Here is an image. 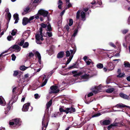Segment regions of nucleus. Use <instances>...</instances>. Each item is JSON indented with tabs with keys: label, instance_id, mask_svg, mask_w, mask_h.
Wrapping results in <instances>:
<instances>
[{
	"label": "nucleus",
	"instance_id": "57",
	"mask_svg": "<svg viewBox=\"0 0 130 130\" xmlns=\"http://www.w3.org/2000/svg\"><path fill=\"white\" fill-rule=\"evenodd\" d=\"M65 10H63L60 13V15L61 16H62L64 14V13L65 12Z\"/></svg>",
	"mask_w": 130,
	"mask_h": 130
},
{
	"label": "nucleus",
	"instance_id": "30",
	"mask_svg": "<svg viewBox=\"0 0 130 130\" xmlns=\"http://www.w3.org/2000/svg\"><path fill=\"white\" fill-rule=\"evenodd\" d=\"M29 45V43L27 42H25L22 47L24 48H26Z\"/></svg>",
	"mask_w": 130,
	"mask_h": 130
},
{
	"label": "nucleus",
	"instance_id": "42",
	"mask_svg": "<svg viewBox=\"0 0 130 130\" xmlns=\"http://www.w3.org/2000/svg\"><path fill=\"white\" fill-rule=\"evenodd\" d=\"M20 69L21 70L24 71L26 69V68L24 66H22L20 67Z\"/></svg>",
	"mask_w": 130,
	"mask_h": 130
},
{
	"label": "nucleus",
	"instance_id": "13",
	"mask_svg": "<svg viewBox=\"0 0 130 130\" xmlns=\"http://www.w3.org/2000/svg\"><path fill=\"white\" fill-rule=\"evenodd\" d=\"M119 95L120 97L124 99H127L129 98L128 95L122 93H120L119 94Z\"/></svg>",
	"mask_w": 130,
	"mask_h": 130
},
{
	"label": "nucleus",
	"instance_id": "52",
	"mask_svg": "<svg viewBox=\"0 0 130 130\" xmlns=\"http://www.w3.org/2000/svg\"><path fill=\"white\" fill-rule=\"evenodd\" d=\"M34 56V54L32 53V52H30L29 54L28 55L30 57H31Z\"/></svg>",
	"mask_w": 130,
	"mask_h": 130
},
{
	"label": "nucleus",
	"instance_id": "26",
	"mask_svg": "<svg viewBox=\"0 0 130 130\" xmlns=\"http://www.w3.org/2000/svg\"><path fill=\"white\" fill-rule=\"evenodd\" d=\"M73 57V55L70 56L69 59L67 60V61L66 62V65L70 63V62L71 61V59H72Z\"/></svg>",
	"mask_w": 130,
	"mask_h": 130
},
{
	"label": "nucleus",
	"instance_id": "2",
	"mask_svg": "<svg viewBox=\"0 0 130 130\" xmlns=\"http://www.w3.org/2000/svg\"><path fill=\"white\" fill-rule=\"evenodd\" d=\"M13 122L10 121L9 122V124L10 126L12 125L13 127H17L21 125V121L20 119H13Z\"/></svg>",
	"mask_w": 130,
	"mask_h": 130
},
{
	"label": "nucleus",
	"instance_id": "5",
	"mask_svg": "<svg viewBox=\"0 0 130 130\" xmlns=\"http://www.w3.org/2000/svg\"><path fill=\"white\" fill-rule=\"evenodd\" d=\"M30 105V103H27L24 104L23 107L22 109V111H27L28 109L29 106Z\"/></svg>",
	"mask_w": 130,
	"mask_h": 130
},
{
	"label": "nucleus",
	"instance_id": "34",
	"mask_svg": "<svg viewBox=\"0 0 130 130\" xmlns=\"http://www.w3.org/2000/svg\"><path fill=\"white\" fill-rule=\"evenodd\" d=\"M65 109L64 110V112H65L67 114L70 113V108H65Z\"/></svg>",
	"mask_w": 130,
	"mask_h": 130
},
{
	"label": "nucleus",
	"instance_id": "51",
	"mask_svg": "<svg viewBox=\"0 0 130 130\" xmlns=\"http://www.w3.org/2000/svg\"><path fill=\"white\" fill-rule=\"evenodd\" d=\"M11 106L9 104L7 105V111H9L11 109Z\"/></svg>",
	"mask_w": 130,
	"mask_h": 130
},
{
	"label": "nucleus",
	"instance_id": "37",
	"mask_svg": "<svg viewBox=\"0 0 130 130\" xmlns=\"http://www.w3.org/2000/svg\"><path fill=\"white\" fill-rule=\"evenodd\" d=\"M70 108V113H72L73 112H75V110L74 108H73L72 106H71Z\"/></svg>",
	"mask_w": 130,
	"mask_h": 130
},
{
	"label": "nucleus",
	"instance_id": "7",
	"mask_svg": "<svg viewBox=\"0 0 130 130\" xmlns=\"http://www.w3.org/2000/svg\"><path fill=\"white\" fill-rule=\"evenodd\" d=\"M72 74H74L73 76L75 77H77L78 76L81 75L83 74V73L82 72L77 73V71H72Z\"/></svg>",
	"mask_w": 130,
	"mask_h": 130
},
{
	"label": "nucleus",
	"instance_id": "54",
	"mask_svg": "<svg viewBox=\"0 0 130 130\" xmlns=\"http://www.w3.org/2000/svg\"><path fill=\"white\" fill-rule=\"evenodd\" d=\"M94 88L95 89L97 90H100L101 89V88L100 86L95 87Z\"/></svg>",
	"mask_w": 130,
	"mask_h": 130
},
{
	"label": "nucleus",
	"instance_id": "19",
	"mask_svg": "<svg viewBox=\"0 0 130 130\" xmlns=\"http://www.w3.org/2000/svg\"><path fill=\"white\" fill-rule=\"evenodd\" d=\"M76 50V48L74 47L73 48L72 50H70V51L71 52V56H73L74 54L75 53Z\"/></svg>",
	"mask_w": 130,
	"mask_h": 130
},
{
	"label": "nucleus",
	"instance_id": "58",
	"mask_svg": "<svg viewBox=\"0 0 130 130\" xmlns=\"http://www.w3.org/2000/svg\"><path fill=\"white\" fill-rule=\"evenodd\" d=\"M109 44L110 46L113 47H116V46L115 45V44L112 43H109Z\"/></svg>",
	"mask_w": 130,
	"mask_h": 130
},
{
	"label": "nucleus",
	"instance_id": "59",
	"mask_svg": "<svg viewBox=\"0 0 130 130\" xmlns=\"http://www.w3.org/2000/svg\"><path fill=\"white\" fill-rule=\"evenodd\" d=\"M16 87H15L13 89H12V92L13 94H15V90H16Z\"/></svg>",
	"mask_w": 130,
	"mask_h": 130
},
{
	"label": "nucleus",
	"instance_id": "11",
	"mask_svg": "<svg viewBox=\"0 0 130 130\" xmlns=\"http://www.w3.org/2000/svg\"><path fill=\"white\" fill-rule=\"evenodd\" d=\"M64 55V52L63 51H60L58 53L57 55V57L58 59L62 58Z\"/></svg>",
	"mask_w": 130,
	"mask_h": 130
},
{
	"label": "nucleus",
	"instance_id": "62",
	"mask_svg": "<svg viewBox=\"0 0 130 130\" xmlns=\"http://www.w3.org/2000/svg\"><path fill=\"white\" fill-rule=\"evenodd\" d=\"M99 91L98 90H94L93 91V93H94L95 94H96L98 93Z\"/></svg>",
	"mask_w": 130,
	"mask_h": 130
},
{
	"label": "nucleus",
	"instance_id": "14",
	"mask_svg": "<svg viewBox=\"0 0 130 130\" xmlns=\"http://www.w3.org/2000/svg\"><path fill=\"white\" fill-rule=\"evenodd\" d=\"M126 105L122 103H119L117 104L115 106V107L117 108H122L126 107Z\"/></svg>",
	"mask_w": 130,
	"mask_h": 130
},
{
	"label": "nucleus",
	"instance_id": "63",
	"mask_svg": "<svg viewBox=\"0 0 130 130\" xmlns=\"http://www.w3.org/2000/svg\"><path fill=\"white\" fill-rule=\"evenodd\" d=\"M38 14H38L36 15H35V17H34V18H35L36 19H38L39 18V16Z\"/></svg>",
	"mask_w": 130,
	"mask_h": 130
},
{
	"label": "nucleus",
	"instance_id": "29",
	"mask_svg": "<svg viewBox=\"0 0 130 130\" xmlns=\"http://www.w3.org/2000/svg\"><path fill=\"white\" fill-rule=\"evenodd\" d=\"M11 15L10 13V12L8 13L7 15V17L8 18V23L10 20L11 18Z\"/></svg>",
	"mask_w": 130,
	"mask_h": 130
},
{
	"label": "nucleus",
	"instance_id": "31",
	"mask_svg": "<svg viewBox=\"0 0 130 130\" xmlns=\"http://www.w3.org/2000/svg\"><path fill=\"white\" fill-rule=\"evenodd\" d=\"M47 28L48 30H47L49 31H50L52 30V28L51 26V25L50 24H48L47 26Z\"/></svg>",
	"mask_w": 130,
	"mask_h": 130
},
{
	"label": "nucleus",
	"instance_id": "40",
	"mask_svg": "<svg viewBox=\"0 0 130 130\" xmlns=\"http://www.w3.org/2000/svg\"><path fill=\"white\" fill-rule=\"evenodd\" d=\"M35 54L36 56L38 58L41 57L40 54L38 51H37L35 53Z\"/></svg>",
	"mask_w": 130,
	"mask_h": 130
},
{
	"label": "nucleus",
	"instance_id": "18",
	"mask_svg": "<svg viewBox=\"0 0 130 130\" xmlns=\"http://www.w3.org/2000/svg\"><path fill=\"white\" fill-rule=\"evenodd\" d=\"M107 67L109 68V69L112 70L114 68L113 64L111 62H109L107 64Z\"/></svg>",
	"mask_w": 130,
	"mask_h": 130
},
{
	"label": "nucleus",
	"instance_id": "27",
	"mask_svg": "<svg viewBox=\"0 0 130 130\" xmlns=\"http://www.w3.org/2000/svg\"><path fill=\"white\" fill-rule=\"evenodd\" d=\"M80 15L82 19H84L85 17V13L84 12L82 11L81 12Z\"/></svg>",
	"mask_w": 130,
	"mask_h": 130
},
{
	"label": "nucleus",
	"instance_id": "35",
	"mask_svg": "<svg viewBox=\"0 0 130 130\" xmlns=\"http://www.w3.org/2000/svg\"><path fill=\"white\" fill-rule=\"evenodd\" d=\"M19 74V72L18 71H13V75L14 77H16Z\"/></svg>",
	"mask_w": 130,
	"mask_h": 130
},
{
	"label": "nucleus",
	"instance_id": "15",
	"mask_svg": "<svg viewBox=\"0 0 130 130\" xmlns=\"http://www.w3.org/2000/svg\"><path fill=\"white\" fill-rule=\"evenodd\" d=\"M30 10V8L28 7H27L24 9V11L22 13V15H24L29 12V11Z\"/></svg>",
	"mask_w": 130,
	"mask_h": 130
},
{
	"label": "nucleus",
	"instance_id": "47",
	"mask_svg": "<svg viewBox=\"0 0 130 130\" xmlns=\"http://www.w3.org/2000/svg\"><path fill=\"white\" fill-rule=\"evenodd\" d=\"M101 115V113L100 112H99L97 113L96 114H94L93 115L92 117H98L100 116Z\"/></svg>",
	"mask_w": 130,
	"mask_h": 130
},
{
	"label": "nucleus",
	"instance_id": "41",
	"mask_svg": "<svg viewBox=\"0 0 130 130\" xmlns=\"http://www.w3.org/2000/svg\"><path fill=\"white\" fill-rule=\"evenodd\" d=\"M12 57L11 60L13 61H15L16 58V56L14 54H12L11 56Z\"/></svg>",
	"mask_w": 130,
	"mask_h": 130
},
{
	"label": "nucleus",
	"instance_id": "33",
	"mask_svg": "<svg viewBox=\"0 0 130 130\" xmlns=\"http://www.w3.org/2000/svg\"><path fill=\"white\" fill-rule=\"evenodd\" d=\"M24 33L26 34L25 35L26 36H29L30 35V30H27L25 31Z\"/></svg>",
	"mask_w": 130,
	"mask_h": 130
},
{
	"label": "nucleus",
	"instance_id": "8",
	"mask_svg": "<svg viewBox=\"0 0 130 130\" xmlns=\"http://www.w3.org/2000/svg\"><path fill=\"white\" fill-rule=\"evenodd\" d=\"M31 22H30L29 19L26 17H24L22 20V24L23 25H26L28 23Z\"/></svg>",
	"mask_w": 130,
	"mask_h": 130
},
{
	"label": "nucleus",
	"instance_id": "60",
	"mask_svg": "<svg viewBox=\"0 0 130 130\" xmlns=\"http://www.w3.org/2000/svg\"><path fill=\"white\" fill-rule=\"evenodd\" d=\"M50 107H46V108L45 111V113H46V112H48Z\"/></svg>",
	"mask_w": 130,
	"mask_h": 130
},
{
	"label": "nucleus",
	"instance_id": "61",
	"mask_svg": "<svg viewBox=\"0 0 130 130\" xmlns=\"http://www.w3.org/2000/svg\"><path fill=\"white\" fill-rule=\"evenodd\" d=\"M50 107H46V108L45 111V113H46V112H48Z\"/></svg>",
	"mask_w": 130,
	"mask_h": 130
},
{
	"label": "nucleus",
	"instance_id": "43",
	"mask_svg": "<svg viewBox=\"0 0 130 130\" xmlns=\"http://www.w3.org/2000/svg\"><path fill=\"white\" fill-rule=\"evenodd\" d=\"M18 16V14L16 13L14 14L13 16V18L14 19H19V18Z\"/></svg>",
	"mask_w": 130,
	"mask_h": 130
},
{
	"label": "nucleus",
	"instance_id": "36",
	"mask_svg": "<svg viewBox=\"0 0 130 130\" xmlns=\"http://www.w3.org/2000/svg\"><path fill=\"white\" fill-rule=\"evenodd\" d=\"M125 75V74L124 73H119L117 76V77H118L121 78L124 77Z\"/></svg>",
	"mask_w": 130,
	"mask_h": 130
},
{
	"label": "nucleus",
	"instance_id": "24",
	"mask_svg": "<svg viewBox=\"0 0 130 130\" xmlns=\"http://www.w3.org/2000/svg\"><path fill=\"white\" fill-rule=\"evenodd\" d=\"M89 76V75L85 74L84 75H82L80 77L82 79H86L88 78Z\"/></svg>",
	"mask_w": 130,
	"mask_h": 130
},
{
	"label": "nucleus",
	"instance_id": "9",
	"mask_svg": "<svg viewBox=\"0 0 130 130\" xmlns=\"http://www.w3.org/2000/svg\"><path fill=\"white\" fill-rule=\"evenodd\" d=\"M124 67L126 68H127L128 69L127 70V71L128 72H130V63L129 62H124Z\"/></svg>",
	"mask_w": 130,
	"mask_h": 130
},
{
	"label": "nucleus",
	"instance_id": "44",
	"mask_svg": "<svg viewBox=\"0 0 130 130\" xmlns=\"http://www.w3.org/2000/svg\"><path fill=\"white\" fill-rule=\"evenodd\" d=\"M78 32V29H76L74 31V32L72 35V36L75 37L76 35L77 34Z\"/></svg>",
	"mask_w": 130,
	"mask_h": 130
},
{
	"label": "nucleus",
	"instance_id": "39",
	"mask_svg": "<svg viewBox=\"0 0 130 130\" xmlns=\"http://www.w3.org/2000/svg\"><path fill=\"white\" fill-rule=\"evenodd\" d=\"M128 30L127 29H124L121 30V32L123 34H125L128 31Z\"/></svg>",
	"mask_w": 130,
	"mask_h": 130
},
{
	"label": "nucleus",
	"instance_id": "23",
	"mask_svg": "<svg viewBox=\"0 0 130 130\" xmlns=\"http://www.w3.org/2000/svg\"><path fill=\"white\" fill-rule=\"evenodd\" d=\"M96 66L99 69H101L103 67V64L100 63H99L97 64Z\"/></svg>",
	"mask_w": 130,
	"mask_h": 130
},
{
	"label": "nucleus",
	"instance_id": "28",
	"mask_svg": "<svg viewBox=\"0 0 130 130\" xmlns=\"http://www.w3.org/2000/svg\"><path fill=\"white\" fill-rule=\"evenodd\" d=\"M7 39L8 41H10L11 40H13L14 39L13 38V37L11 35H9L7 37Z\"/></svg>",
	"mask_w": 130,
	"mask_h": 130
},
{
	"label": "nucleus",
	"instance_id": "6",
	"mask_svg": "<svg viewBox=\"0 0 130 130\" xmlns=\"http://www.w3.org/2000/svg\"><path fill=\"white\" fill-rule=\"evenodd\" d=\"M110 123V121L109 120H105L102 121H100V123L102 125H109Z\"/></svg>",
	"mask_w": 130,
	"mask_h": 130
},
{
	"label": "nucleus",
	"instance_id": "4",
	"mask_svg": "<svg viewBox=\"0 0 130 130\" xmlns=\"http://www.w3.org/2000/svg\"><path fill=\"white\" fill-rule=\"evenodd\" d=\"M38 13L40 15H42L44 17H47V18L48 19V17H47L48 14V12L42 9L38 11Z\"/></svg>",
	"mask_w": 130,
	"mask_h": 130
},
{
	"label": "nucleus",
	"instance_id": "55",
	"mask_svg": "<svg viewBox=\"0 0 130 130\" xmlns=\"http://www.w3.org/2000/svg\"><path fill=\"white\" fill-rule=\"evenodd\" d=\"M34 16H32L30 17L29 19H28L30 22V21L31 20H32L34 19Z\"/></svg>",
	"mask_w": 130,
	"mask_h": 130
},
{
	"label": "nucleus",
	"instance_id": "50",
	"mask_svg": "<svg viewBox=\"0 0 130 130\" xmlns=\"http://www.w3.org/2000/svg\"><path fill=\"white\" fill-rule=\"evenodd\" d=\"M64 28L67 30V31H69V27L68 25H66L64 27Z\"/></svg>",
	"mask_w": 130,
	"mask_h": 130
},
{
	"label": "nucleus",
	"instance_id": "53",
	"mask_svg": "<svg viewBox=\"0 0 130 130\" xmlns=\"http://www.w3.org/2000/svg\"><path fill=\"white\" fill-rule=\"evenodd\" d=\"M93 95V93L91 92L89 93H88V94L87 96L88 97H90L91 96H92Z\"/></svg>",
	"mask_w": 130,
	"mask_h": 130
},
{
	"label": "nucleus",
	"instance_id": "12",
	"mask_svg": "<svg viewBox=\"0 0 130 130\" xmlns=\"http://www.w3.org/2000/svg\"><path fill=\"white\" fill-rule=\"evenodd\" d=\"M15 49L16 50H19L20 51L21 50V47L17 45H14L11 46L9 49V50H11V49Z\"/></svg>",
	"mask_w": 130,
	"mask_h": 130
},
{
	"label": "nucleus",
	"instance_id": "64",
	"mask_svg": "<svg viewBox=\"0 0 130 130\" xmlns=\"http://www.w3.org/2000/svg\"><path fill=\"white\" fill-rule=\"evenodd\" d=\"M34 96L35 98L36 99L38 98V97L39 96V95L38 94L36 93L34 95Z\"/></svg>",
	"mask_w": 130,
	"mask_h": 130
},
{
	"label": "nucleus",
	"instance_id": "21",
	"mask_svg": "<svg viewBox=\"0 0 130 130\" xmlns=\"http://www.w3.org/2000/svg\"><path fill=\"white\" fill-rule=\"evenodd\" d=\"M17 32V29H14L12 31L11 33V35L12 36H15Z\"/></svg>",
	"mask_w": 130,
	"mask_h": 130
},
{
	"label": "nucleus",
	"instance_id": "25",
	"mask_svg": "<svg viewBox=\"0 0 130 130\" xmlns=\"http://www.w3.org/2000/svg\"><path fill=\"white\" fill-rule=\"evenodd\" d=\"M25 40L23 38H22L21 39V41L18 44L20 46H23Z\"/></svg>",
	"mask_w": 130,
	"mask_h": 130
},
{
	"label": "nucleus",
	"instance_id": "45",
	"mask_svg": "<svg viewBox=\"0 0 130 130\" xmlns=\"http://www.w3.org/2000/svg\"><path fill=\"white\" fill-rule=\"evenodd\" d=\"M40 25L41 26V27H42V28H45L47 26V25L46 24H45L43 23H42L40 24Z\"/></svg>",
	"mask_w": 130,
	"mask_h": 130
},
{
	"label": "nucleus",
	"instance_id": "48",
	"mask_svg": "<svg viewBox=\"0 0 130 130\" xmlns=\"http://www.w3.org/2000/svg\"><path fill=\"white\" fill-rule=\"evenodd\" d=\"M66 57H68L70 55V53L69 51H67L66 52Z\"/></svg>",
	"mask_w": 130,
	"mask_h": 130
},
{
	"label": "nucleus",
	"instance_id": "17",
	"mask_svg": "<svg viewBox=\"0 0 130 130\" xmlns=\"http://www.w3.org/2000/svg\"><path fill=\"white\" fill-rule=\"evenodd\" d=\"M0 104L2 106H4L5 105V102L4 100V99L2 96H0Z\"/></svg>",
	"mask_w": 130,
	"mask_h": 130
},
{
	"label": "nucleus",
	"instance_id": "3",
	"mask_svg": "<svg viewBox=\"0 0 130 130\" xmlns=\"http://www.w3.org/2000/svg\"><path fill=\"white\" fill-rule=\"evenodd\" d=\"M58 88L57 86H52L50 87V89L51 90L49 92L50 94L57 93L59 91V89H57Z\"/></svg>",
	"mask_w": 130,
	"mask_h": 130
},
{
	"label": "nucleus",
	"instance_id": "10",
	"mask_svg": "<svg viewBox=\"0 0 130 130\" xmlns=\"http://www.w3.org/2000/svg\"><path fill=\"white\" fill-rule=\"evenodd\" d=\"M45 117V115H44V116L43 117V118L42 119V124L43 126V127H42V130H43L44 127L46 128L47 127V125L48 124V122L46 123V125H45V122H44V118Z\"/></svg>",
	"mask_w": 130,
	"mask_h": 130
},
{
	"label": "nucleus",
	"instance_id": "22",
	"mask_svg": "<svg viewBox=\"0 0 130 130\" xmlns=\"http://www.w3.org/2000/svg\"><path fill=\"white\" fill-rule=\"evenodd\" d=\"M52 100L51 99L46 104V106L47 107H50L52 104Z\"/></svg>",
	"mask_w": 130,
	"mask_h": 130
},
{
	"label": "nucleus",
	"instance_id": "32",
	"mask_svg": "<svg viewBox=\"0 0 130 130\" xmlns=\"http://www.w3.org/2000/svg\"><path fill=\"white\" fill-rule=\"evenodd\" d=\"M80 10H78L76 13V18L77 19H78L79 18L80 16Z\"/></svg>",
	"mask_w": 130,
	"mask_h": 130
},
{
	"label": "nucleus",
	"instance_id": "1",
	"mask_svg": "<svg viewBox=\"0 0 130 130\" xmlns=\"http://www.w3.org/2000/svg\"><path fill=\"white\" fill-rule=\"evenodd\" d=\"M40 34H37L35 35V38L36 42L37 44H41L42 42L40 41V40L42 41L44 39L43 37V36L45 37L42 34L43 28L42 27H40L39 28Z\"/></svg>",
	"mask_w": 130,
	"mask_h": 130
},
{
	"label": "nucleus",
	"instance_id": "20",
	"mask_svg": "<svg viewBox=\"0 0 130 130\" xmlns=\"http://www.w3.org/2000/svg\"><path fill=\"white\" fill-rule=\"evenodd\" d=\"M114 90L113 88H110L107 89L106 91V92L108 93H111L113 92Z\"/></svg>",
	"mask_w": 130,
	"mask_h": 130
},
{
	"label": "nucleus",
	"instance_id": "16",
	"mask_svg": "<svg viewBox=\"0 0 130 130\" xmlns=\"http://www.w3.org/2000/svg\"><path fill=\"white\" fill-rule=\"evenodd\" d=\"M112 127L119 126L120 127L122 125L119 122H114L112 124H111Z\"/></svg>",
	"mask_w": 130,
	"mask_h": 130
},
{
	"label": "nucleus",
	"instance_id": "38",
	"mask_svg": "<svg viewBox=\"0 0 130 130\" xmlns=\"http://www.w3.org/2000/svg\"><path fill=\"white\" fill-rule=\"evenodd\" d=\"M73 21L72 19H69V25L70 26H71L73 24Z\"/></svg>",
	"mask_w": 130,
	"mask_h": 130
},
{
	"label": "nucleus",
	"instance_id": "46",
	"mask_svg": "<svg viewBox=\"0 0 130 130\" xmlns=\"http://www.w3.org/2000/svg\"><path fill=\"white\" fill-rule=\"evenodd\" d=\"M48 36L49 37H51L52 36V33L51 32H46Z\"/></svg>",
	"mask_w": 130,
	"mask_h": 130
},
{
	"label": "nucleus",
	"instance_id": "56",
	"mask_svg": "<svg viewBox=\"0 0 130 130\" xmlns=\"http://www.w3.org/2000/svg\"><path fill=\"white\" fill-rule=\"evenodd\" d=\"M59 110L60 112L61 113L62 112H64V109H63L62 108V107H60V108H59Z\"/></svg>",
	"mask_w": 130,
	"mask_h": 130
},
{
	"label": "nucleus",
	"instance_id": "49",
	"mask_svg": "<svg viewBox=\"0 0 130 130\" xmlns=\"http://www.w3.org/2000/svg\"><path fill=\"white\" fill-rule=\"evenodd\" d=\"M16 96V95H14L13 97V96H12V99L13 100V101L12 103H14L16 101V100H17V99H18V98L17 97H16L15 98V99H16L15 100H14V98Z\"/></svg>",
	"mask_w": 130,
	"mask_h": 130
}]
</instances>
